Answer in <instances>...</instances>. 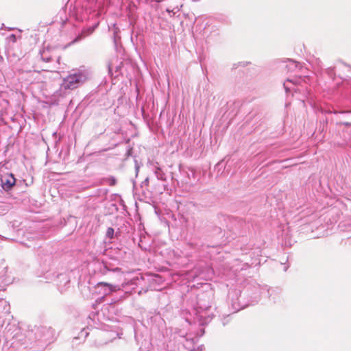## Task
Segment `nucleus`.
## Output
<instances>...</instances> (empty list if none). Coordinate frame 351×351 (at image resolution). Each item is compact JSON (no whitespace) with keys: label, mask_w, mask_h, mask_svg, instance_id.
Here are the masks:
<instances>
[{"label":"nucleus","mask_w":351,"mask_h":351,"mask_svg":"<svg viewBox=\"0 0 351 351\" xmlns=\"http://www.w3.org/2000/svg\"><path fill=\"white\" fill-rule=\"evenodd\" d=\"M166 11L167 12H169V14L172 13L171 16H173L177 12L179 11V9L178 7L176 8H173V9L168 8H167Z\"/></svg>","instance_id":"ddd939ff"},{"label":"nucleus","mask_w":351,"mask_h":351,"mask_svg":"<svg viewBox=\"0 0 351 351\" xmlns=\"http://www.w3.org/2000/svg\"><path fill=\"white\" fill-rule=\"evenodd\" d=\"M104 182L109 186H114V185H116L117 181L114 177L110 176V177L105 178L104 180Z\"/></svg>","instance_id":"1a4fd4ad"},{"label":"nucleus","mask_w":351,"mask_h":351,"mask_svg":"<svg viewBox=\"0 0 351 351\" xmlns=\"http://www.w3.org/2000/svg\"><path fill=\"white\" fill-rule=\"evenodd\" d=\"M0 180L1 187L5 191H10L14 186L16 187H22L23 184L25 186H28L25 180L16 182L14 175L9 173L1 175Z\"/></svg>","instance_id":"f03ea898"},{"label":"nucleus","mask_w":351,"mask_h":351,"mask_svg":"<svg viewBox=\"0 0 351 351\" xmlns=\"http://www.w3.org/2000/svg\"><path fill=\"white\" fill-rule=\"evenodd\" d=\"M108 69H109V72H111L112 69V64H110L108 65Z\"/></svg>","instance_id":"2eb2a0df"},{"label":"nucleus","mask_w":351,"mask_h":351,"mask_svg":"<svg viewBox=\"0 0 351 351\" xmlns=\"http://www.w3.org/2000/svg\"><path fill=\"white\" fill-rule=\"evenodd\" d=\"M284 87L285 88L286 92L288 93L289 91V88L286 86L285 84H284Z\"/></svg>","instance_id":"dca6fc26"},{"label":"nucleus","mask_w":351,"mask_h":351,"mask_svg":"<svg viewBox=\"0 0 351 351\" xmlns=\"http://www.w3.org/2000/svg\"><path fill=\"white\" fill-rule=\"evenodd\" d=\"M108 194V190L106 188H101L98 189L97 196L98 197H105Z\"/></svg>","instance_id":"9b49d317"},{"label":"nucleus","mask_w":351,"mask_h":351,"mask_svg":"<svg viewBox=\"0 0 351 351\" xmlns=\"http://www.w3.org/2000/svg\"><path fill=\"white\" fill-rule=\"evenodd\" d=\"M97 286V287H99V286L108 287H109V289H110L111 292H114V291H117L118 290H120V287L119 286L114 285H112V284H110V283H108V282H98Z\"/></svg>","instance_id":"423d86ee"},{"label":"nucleus","mask_w":351,"mask_h":351,"mask_svg":"<svg viewBox=\"0 0 351 351\" xmlns=\"http://www.w3.org/2000/svg\"><path fill=\"white\" fill-rule=\"evenodd\" d=\"M97 27V25L95 26H93V27H90L86 29H84L82 30V33L80 34H79L73 40V43H77L80 40H81L82 38L90 35L95 29V28Z\"/></svg>","instance_id":"7ed1b4c3"},{"label":"nucleus","mask_w":351,"mask_h":351,"mask_svg":"<svg viewBox=\"0 0 351 351\" xmlns=\"http://www.w3.org/2000/svg\"><path fill=\"white\" fill-rule=\"evenodd\" d=\"M88 79V72L85 69H73L69 74L63 79L60 89L73 90L82 85Z\"/></svg>","instance_id":"f257e3e1"},{"label":"nucleus","mask_w":351,"mask_h":351,"mask_svg":"<svg viewBox=\"0 0 351 351\" xmlns=\"http://www.w3.org/2000/svg\"><path fill=\"white\" fill-rule=\"evenodd\" d=\"M299 66V63L292 60H289V64H287L286 67L288 71H294Z\"/></svg>","instance_id":"6e6552de"},{"label":"nucleus","mask_w":351,"mask_h":351,"mask_svg":"<svg viewBox=\"0 0 351 351\" xmlns=\"http://www.w3.org/2000/svg\"><path fill=\"white\" fill-rule=\"evenodd\" d=\"M106 235L109 238H112L114 235V229L112 228H108L106 231Z\"/></svg>","instance_id":"f8f14e48"},{"label":"nucleus","mask_w":351,"mask_h":351,"mask_svg":"<svg viewBox=\"0 0 351 351\" xmlns=\"http://www.w3.org/2000/svg\"><path fill=\"white\" fill-rule=\"evenodd\" d=\"M130 66H132V65L128 62H120V64L115 67V73H117L116 76L119 75V74L123 75L128 67Z\"/></svg>","instance_id":"20e7f679"},{"label":"nucleus","mask_w":351,"mask_h":351,"mask_svg":"<svg viewBox=\"0 0 351 351\" xmlns=\"http://www.w3.org/2000/svg\"><path fill=\"white\" fill-rule=\"evenodd\" d=\"M154 173L158 180H166L165 174L160 167H156Z\"/></svg>","instance_id":"0eeeda50"},{"label":"nucleus","mask_w":351,"mask_h":351,"mask_svg":"<svg viewBox=\"0 0 351 351\" xmlns=\"http://www.w3.org/2000/svg\"><path fill=\"white\" fill-rule=\"evenodd\" d=\"M41 59L45 62H49L52 60V56L49 54V49H43L40 51Z\"/></svg>","instance_id":"39448f33"},{"label":"nucleus","mask_w":351,"mask_h":351,"mask_svg":"<svg viewBox=\"0 0 351 351\" xmlns=\"http://www.w3.org/2000/svg\"><path fill=\"white\" fill-rule=\"evenodd\" d=\"M10 38L12 40V42H16V37L14 34H11L10 36Z\"/></svg>","instance_id":"4468645a"},{"label":"nucleus","mask_w":351,"mask_h":351,"mask_svg":"<svg viewBox=\"0 0 351 351\" xmlns=\"http://www.w3.org/2000/svg\"><path fill=\"white\" fill-rule=\"evenodd\" d=\"M188 178L191 180L193 179L195 180L196 179V172L193 169H189V171L186 172Z\"/></svg>","instance_id":"9d476101"}]
</instances>
